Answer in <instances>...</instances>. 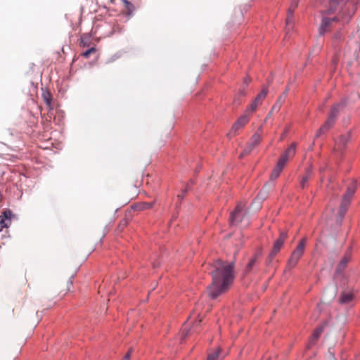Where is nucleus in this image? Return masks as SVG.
Instances as JSON below:
<instances>
[{
  "label": "nucleus",
  "instance_id": "f8f14e48",
  "mask_svg": "<svg viewBox=\"0 0 360 360\" xmlns=\"http://www.w3.org/2000/svg\"><path fill=\"white\" fill-rule=\"evenodd\" d=\"M350 138V134L347 132L345 134H343L340 136L338 140L335 141V144L334 146V150L335 152H341L343 148L346 146Z\"/></svg>",
  "mask_w": 360,
  "mask_h": 360
},
{
  "label": "nucleus",
  "instance_id": "6ab92c4d",
  "mask_svg": "<svg viewBox=\"0 0 360 360\" xmlns=\"http://www.w3.org/2000/svg\"><path fill=\"white\" fill-rule=\"evenodd\" d=\"M42 98L49 110L53 109L51 95L49 91L42 94Z\"/></svg>",
  "mask_w": 360,
  "mask_h": 360
},
{
  "label": "nucleus",
  "instance_id": "c9c22d12",
  "mask_svg": "<svg viewBox=\"0 0 360 360\" xmlns=\"http://www.w3.org/2000/svg\"><path fill=\"white\" fill-rule=\"evenodd\" d=\"M337 61H338V59L336 58V57L333 58V60H332V63H333V65L334 67H335L336 64H337Z\"/></svg>",
  "mask_w": 360,
  "mask_h": 360
},
{
  "label": "nucleus",
  "instance_id": "e433bc0d",
  "mask_svg": "<svg viewBox=\"0 0 360 360\" xmlns=\"http://www.w3.org/2000/svg\"><path fill=\"white\" fill-rule=\"evenodd\" d=\"M250 82V79L247 77L244 79V84L247 86Z\"/></svg>",
  "mask_w": 360,
  "mask_h": 360
},
{
  "label": "nucleus",
  "instance_id": "aec40b11",
  "mask_svg": "<svg viewBox=\"0 0 360 360\" xmlns=\"http://www.w3.org/2000/svg\"><path fill=\"white\" fill-rule=\"evenodd\" d=\"M311 175V171L310 169H308L306 172V174L302 176V178L301 179L300 185H301L302 188H304L307 186V182L309 180Z\"/></svg>",
  "mask_w": 360,
  "mask_h": 360
},
{
  "label": "nucleus",
  "instance_id": "1a4fd4ad",
  "mask_svg": "<svg viewBox=\"0 0 360 360\" xmlns=\"http://www.w3.org/2000/svg\"><path fill=\"white\" fill-rule=\"evenodd\" d=\"M288 237V233L285 231H283L280 233L278 238L275 241L272 250L269 254V259L271 262L274 257L277 255V253L280 251L281 247L283 246L285 239Z\"/></svg>",
  "mask_w": 360,
  "mask_h": 360
},
{
  "label": "nucleus",
  "instance_id": "4be33fe9",
  "mask_svg": "<svg viewBox=\"0 0 360 360\" xmlns=\"http://www.w3.org/2000/svg\"><path fill=\"white\" fill-rule=\"evenodd\" d=\"M268 94V89L266 87H263L261 92L257 96L255 100H256L257 102L259 103L260 105L262 103V101L265 98Z\"/></svg>",
  "mask_w": 360,
  "mask_h": 360
},
{
  "label": "nucleus",
  "instance_id": "2eb2a0df",
  "mask_svg": "<svg viewBox=\"0 0 360 360\" xmlns=\"http://www.w3.org/2000/svg\"><path fill=\"white\" fill-rule=\"evenodd\" d=\"M350 260V256L348 254H346L340 262L337 270L336 274H341L342 271L346 268L347 263Z\"/></svg>",
  "mask_w": 360,
  "mask_h": 360
},
{
  "label": "nucleus",
  "instance_id": "f704fd0d",
  "mask_svg": "<svg viewBox=\"0 0 360 360\" xmlns=\"http://www.w3.org/2000/svg\"><path fill=\"white\" fill-rule=\"evenodd\" d=\"M239 94L241 96H245L246 95V92H245V89L243 88V89H241L239 90Z\"/></svg>",
  "mask_w": 360,
  "mask_h": 360
},
{
  "label": "nucleus",
  "instance_id": "423d86ee",
  "mask_svg": "<svg viewBox=\"0 0 360 360\" xmlns=\"http://www.w3.org/2000/svg\"><path fill=\"white\" fill-rule=\"evenodd\" d=\"M245 207V204L243 202L237 205L235 210L230 215L229 223L231 226H238L245 219L246 216Z\"/></svg>",
  "mask_w": 360,
  "mask_h": 360
},
{
  "label": "nucleus",
  "instance_id": "20e7f679",
  "mask_svg": "<svg viewBox=\"0 0 360 360\" xmlns=\"http://www.w3.org/2000/svg\"><path fill=\"white\" fill-rule=\"evenodd\" d=\"M295 151L296 144L295 143H292L279 158L276 167H274L271 174V180L274 181L279 176L287 161L289 159L292 158L295 155Z\"/></svg>",
  "mask_w": 360,
  "mask_h": 360
},
{
  "label": "nucleus",
  "instance_id": "5701e85b",
  "mask_svg": "<svg viewBox=\"0 0 360 360\" xmlns=\"http://www.w3.org/2000/svg\"><path fill=\"white\" fill-rule=\"evenodd\" d=\"M122 3L126 10L127 14L130 15L134 11V6L127 0H122Z\"/></svg>",
  "mask_w": 360,
  "mask_h": 360
},
{
  "label": "nucleus",
  "instance_id": "a211bd4d",
  "mask_svg": "<svg viewBox=\"0 0 360 360\" xmlns=\"http://www.w3.org/2000/svg\"><path fill=\"white\" fill-rule=\"evenodd\" d=\"M323 326H319L315 329L312 335L310 338L309 344L314 345L316 340L319 338L320 335L323 333Z\"/></svg>",
  "mask_w": 360,
  "mask_h": 360
},
{
  "label": "nucleus",
  "instance_id": "f257e3e1",
  "mask_svg": "<svg viewBox=\"0 0 360 360\" xmlns=\"http://www.w3.org/2000/svg\"><path fill=\"white\" fill-rule=\"evenodd\" d=\"M235 264L233 262L216 260L212 264V283L207 287V292L212 299L227 291L233 283Z\"/></svg>",
  "mask_w": 360,
  "mask_h": 360
},
{
  "label": "nucleus",
  "instance_id": "393cba45",
  "mask_svg": "<svg viewBox=\"0 0 360 360\" xmlns=\"http://www.w3.org/2000/svg\"><path fill=\"white\" fill-rule=\"evenodd\" d=\"M268 195V189L266 186L265 185L262 190L257 195V200H264L267 198Z\"/></svg>",
  "mask_w": 360,
  "mask_h": 360
},
{
  "label": "nucleus",
  "instance_id": "ddd939ff",
  "mask_svg": "<svg viewBox=\"0 0 360 360\" xmlns=\"http://www.w3.org/2000/svg\"><path fill=\"white\" fill-rule=\"evenodd\" d=\"M288 91V89H287L285 90V91L278 98L276 103L273 105L271 111L269 112L266 118H269L274 111H276V112L279 111L282 104L284 103L285 99L287 96Z\"/></svg>",
  "mask_w": 360,
  "mask_h": 360
},
{
  "label": "nucleus",
  "instance_id": "bb28decb",
  "mask_svg": "<svg viewBox=\"0 0 360 360\" xmlns=\"http://www.w3.org/2000/svg\"><path fill=\"white\" fill-rule=\"evenodd\" d=\"M299 0H293L288 10L290 13H293L296 8L297 7Z\"/></svg>",
  "mask_w": 360,
  "mask_h": 360
},
{
  "label": "nucleus",
  "instance_id": "a878e982",
  "mask_svg": "<svg viewBox=\"0 0 360 360\" xmlns=\"http://www.w3.org/2000/svg\"><path fill=\"white\" fill-rule=\"evenodd\" d=\"M189 188H190L189 185H188V184H186V185L185 186V188H183V189L181 190V193H180V194H178V195H177V198H178L180 201H181V200L184 199V196H185V195H186V192L189 190Z\"/></svg>",
  "mask_w": 360,
  "mask_h": 360
},
{
  "label": "nucleus",
  "instance_id": "b1692460",
  "mask_svg": "<svg viewBox=\"0 0 360 360\" xmlns=\"http://www.w3.org/2000/svg\"><path fill=\"white\" fill-rule=\"evenodd\" d=\"M343 33L341 30L338 31L333 37V46H337L338 44L342 40Z\"/></svg>",
  "mask_w": 360,
  "mask_h": 360
},
{
  "label": "nucleus",
  "instance_id": "7ed1b4c3",
  "mask_svg": "<svg viewBox=\"0 0 360 360\" xmlns=\"http://www.w3.org/2000/svg\"><path fill=\"white\" fill-rule=\"evenodd\" d=\"M345 101H342L340 103L335 105L331 110L330 115L325 123L321 127L315 135V138L319 137L321 134L328 131L335 124L337 117L340 111L345 107Z\"/></svg>",
  "mask_w": 360,
  "mask_h": 360
},
{
  "label": "nucleus",
  "instance_id": "c756f323",
  "mask_svg": "<svg viewBox=\"0 0 360 360\" xmlns=\"http://www.w3.org/2000/svg\"><path fill=\"white\" fill-rule=\"evenodd\" d=\"M95 51H96V49H95L94 47H92V48H91V49H89L86 50L85 52H84V53H82V56H83L84 58H88L90 56V55H91V53H95Z\"/></svg>",
  "mask_w": 360,
  "mask_h": 360
},
{
  "label": "nucleus",
  "instance_id": "473e14b6",
  "mask_svg": "<svg viewBox=\"0 0 360 360\" xmlns=\"http://www.w3.org/2000/svg\"><path fill=\"white\" fill-rule=\"evenodd\" d=\"M131 353H132V349L131 348L127 352V353L125 354V356H124V358L122 360H130Z\"/></svg>",
  "mask_w": 360,
  "mask_h": 360
},
{
  "label": "nucleus",
  "instance_id": "2f4dec72",
  "mask_svg": "<svg viewBox=\"0 0 360 360\" xmlns=\"http://www.w3.org/2000/svg\"><path fill=\"white\" fill-rule=\"evenodd\" d=\"M153 206V202H144L141 205V210L150 209Z\"/></svg>",
  "mask_w": 360,
  "mask_h": 360
},
{
  "label": "nucleus",
  "instance_id": "6e6552de",
  "mask_svg": "<svg viewBox=\"0 0 360 360\" xmlns=\"http://www.w3.org/2000/svg\"><path fill=\"white\" fill-rule=\"evenodd\" d=\"M262 141V136L259 132H256L255 134L252 136L249 142L248 143L247 147L244 149V150L240 154V157H243L244 155H247L251 153V151L259 144Z\"/></svg>",
  "mask_w": 360,
  "mask_h": 360
},
{
  "label": "nucleus",
  "instance_id": "c85d7f7f",
  "mask_svg": "<svg viewBox=\"0 0 360 360\" xmlns=\"http://www.w3.org/2000/svg\"><path fill=\"white\" fill-rule=\"evenodd\" d=\"M129 220L127 219H124L120 221L118 225V229L122 231L128 224Z\"/></svg>",
  "mask_w": 360,
  "mask_h": 360
},
{
  "label": "nucleus",
  "instance_id": "39448f33",
  "mask_svg": "<svg viewBox=\"0 0 360 360\" xmlns=\"http://www.w3.org/2000/svg\"><path fill=\"white\" fill-rule=\"evenodd\" d=\"M357 188V183L355 181H352L347 186V191L343 195L340 210L339 214L341 218L345 215L347 210L350 204L351 199L354 194Z\"/></svg>",
  "mask_w": 360,
  "mask_h": 360
},
{
  "label": "nucleus",
  "instance_id": "0eeeda50",
  "mask_svg": "<svg viewBox=\"0 0 360 360\" xmlns=\"http://www.w3.org/2000/svg\"><path fill=\"white\" fill-rule=\"evenodd\" d=\"M306 245V238H302L296 249L292 252L290 259L288 262V267L291 269L295 267L300 257L304 253V250Z\"/></svg>",
  "mask_w": 360,
  "mask_h": 360
},
{
  "label": "nucleus",
  "instance_id": "412c9836",
  "mask_svg": "<svg viewBox=\"0 0 360 360\" xmlns=\"http://www.w3.org/2000/svg\"><path fill=\"white\" fill-rule=\"evenodd\" d=\"M259 105H260V103L257 102L256 100H254V101L247 108L244 115H248L250 117V115L256 110Z\"/></svg>",
  "mask_w": 360,
  "mask_h": 360
},
{
  "label": "nucleus",
  "instance_id": "9d476101",
  "mask_svg": "<svg viewBox=\"0 0 360 360\" xmlns=\"http://www.w3.org/2000/svg\"><path fill=\"white\" fill-rule=\"evenodd\" d=\"M249 120L250 118L248 115H243L240 116L232 126V128L228 134V136L231 137L236 135L238 131L241 129L249 122Z\"/></svg>",
  "mask_w": 360,
  "mask_h": 360
},
{
  "label": "nucleus",
  "instance_id": "7c9ffc66",
  "mask_svg": "<svg viewBox=\"0 0 360 360\" xmlns=\"http://www.w3.org/2000/svg\"><path fill=\"white\" fill-rule=\"evenodd\" d=\"M292 18H293V13H290V12L288 11V15H287V18H286V25L287 27H288V29H290V25L291 24V22H292Z\"/></svg>",
  "mask_w": 360,
  "mask_h": 360
},
{
  "label": "nucleus",
  "instance_id": "72a5a7b5",
  "mask_svg": "<svg viewBox=\"0 0 360 360\" xmlns=\"http://www.w3.org/2000/svg\"><path fill=\"white\" fill-rule=\"evenodd\" d=\"M185 330H186V326H184V328L182 330L181 338H185L188 335V331L185 332Z\"/></svg>",
  "mask_w": 360,
  "mask_h": 360
},
{
  "label": "nucleus",
  "instance_id": "cd10ccee",
  "mask_svg": "<svg viewBox=\"0 0 360 360\" xmlns=\"http://www.w3.org/2000/svg\"><path fill=\"white\" fill-rule=\"evenodd\" d=\"M299 0H293L288 10L290 13H293L296 8L297 7Z\"/></svg>",
  "mask_w": 360,
  "mask_h": 360
},
{
  "label": "nucleus",
  "instance_id": "4c0bfd02",
  "mask_svg": "<svg viewBox=\"0 0 360 360\" xmlns=\"http://www.w3.org/2000/svg\"><path fill=\"white\" fill-rule=\"evenodd\" d=\"M262 131V127H259V129H258V131Z\"/></svg>",
  "mask_w": 360,
  "mask_h": 360
},
{
  "label": "nucleus",
  "instance_id": "dca6fc26",
  "mask_svg": "<svg viewBox=\"0 0 360 360\" xmlns=\"http://www.w3.org/2000/svg\"><path fill=\"white\" fill-rule=\"evenodd\" d=\"M261 255H262L261 251H258L257 252H256L254 255V256L250 259V261L249 262V263L248 264V265L245 268L246 273L250 271L253 269L254 266L257 263V262L258 259L259 258V257L261 256Z\"/></svg>",
  "mask_w": 360,
  "mask_h": 360
},
{
  "label": "nucleus",
  "instance_id": "f3484780",
  "mask_svg": "<svg viewBox=\"0 0 360 360\" xmlns=\"http://www.w3.org/2000/svg\"><path fill=\"white\" fill-rule=\"evenodd\" d=\"M354 298L353 293L350 292H343L341 293L339 301L341 304L349 303Z\"/></svg>",
  "mask_w": 360,
  "mask_h": 360
},
{
  "label": "nucleus",
  "instance_id": "f03ea898",
  "mask_svg": "<svg viewBox=\"0 0 360 360\" xmlns=\"http://www.w3.org/2000/svg\"><path fill=\"white\" fill-rule=\"evenodd\" d=\"M357 0H330L329 8L323 11L321 24L319 27L321 34L328 32L339 21L338 16H330V14L338 13L347 21L356 10Z\"/></svg>",
  "mask_w": 360,
  "mask_h": 360
},
{
  "label": "nucleus",
  "instance_id": "9b49d317",
  "mask_svg": "<svg viewBox=\"0 0 360 360\" xmlns=\"http://www.w3.org/2000/svg\"><path fill=\"white\" fill-rule=\"evenodd\" d=\"M12 212L10 210H5L0 215V231L4 228H8L11 224Z\"/></svg>",
  "mask_w": 360,
  "mask_h": 360
},
{
  "label": "nucleus",
  "instance_id": "4468645a",
  "mask_svg": "<svg viewBox=\"0 0 360 360\" xmlns=\"http://www.w3.org/2000/svg\"><path fill=\"white\" fill-rule=\"evenodd\" d=\"M221 348H217L214 350L210 352L207 355V360H220L222 359L224 356H221Z\"/></svg>",
  "mask_w": 360,
  "mask_h": 360
}]
</instances>
